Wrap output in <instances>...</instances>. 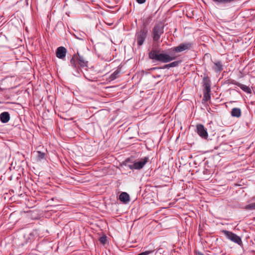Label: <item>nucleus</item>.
Here are the masks:
<instances>
[{
    "instance_id": "nucleus-1",
    "label": "nucleus",
    "mask_w": 255,
    "mask_h": 255,
    "mask_svg": "<svg viewBox=\"0 0 255 255\" xmlns=\"http://www.w3.org/2000/svg\"><path fill=\"white\" fill-rule=\"evenodd\" d=\"M88 65L87 59L78 52L73 55L70 60L69 66L74 70L73 74L76 76H79L81 72V68H87Z\"/></svg>"
},
{
    "instance_id": "nucleus-2",
    "label": "nucleus",
    "mask_w": 255,
    "mask_h": 255,
    "mask_svg": "<svg viewBox=\"0 0 255 255\" xmlns=\"http://www.w3.org/2000/svg\"><path fill=\"white\" fill-rule=\"evenodd\" d=\"M149 59L153 62H160L162 63H168L175 59V57L170 55L162 51L160 52L159 50L152 49L148 53Z\"/></svg>"
},
{
    "instance_id": "nucleus-3",
    "label": "nucleus",
    "mask_w": 255,
    "mask_h": 255,
    "mask_svg": "<svg viewBox=\"0 0 255 255\" xmlns=\"http://www.w3.org/2000/svg\"><path fill=\"white\" fill-rule=\"evenodd\" d=\"M203 100L207 101L211 98V80L209 77L206 75L203 79Z\"/></svg>"
},
{
    "instance_id": "nucleus-4",
    "label": "nucleus",
    "mask_w": 255,
    "mask_h": 255,
    "mask_svg": "<svg viewBox=\"0 0 255 255\" xmlns=\"http://www.w3.org/2000/svg\"><path fill=\"white\" fill-rule=\"evenodd\" d=\"M148 160V157L145 156L134 161L132 164H128V166L131 170H140L147 163Z\"/></svg>"
},
{
    "instance_id": "nucleus-5",
    "label": "nucleus",
    "mask_w": 255,
    "mask_h": 255,
    "mask_svg": "<svg viewBox=\"0 0 255 255\" xmlns=\"http://www.w3.org/2000/svg\"><path fill=\"white\" fill-rule=\"evenodd\" d=\"M222 232L224 234L226 237L230 241L233 242L235 244H238L240 246H242L243 245V242L241 238L238 236L237 235L235 234V233L231 231L227 230H223Z\"/></svg>"
},
{
    "instance_id": "nucleus-6",
    "label": "nucleus",
    "mask_w": 255,
    "mask_h": 255,
    "mask_svg": "<svg viewBox=\"0 0 255 255\" xmlns=\"http://www.w3.org/2000/svg\"><path fill=\"white\" fill-rule=\"evenodd\" d=\"M152 30L153 40L155 42H158L164 32V26L161 24H157L154 26Z\"/></svg>"
},
{
    "instance_id": "nucleus-7",
    "label": "nucleus",
    "mask_w": 255,
    "mask_h": 255,
    "mask_svg": "<svg viewBox=\"0 0 255 255\" xmlns=\"http://www.w3.org/2000/svg\"><path fill=\"white\" fill-rule=\"evenodd\" d=\"M147 30L144 28H141L139 31L136 32L135 34L137 45L141 46L143 44L147 36Z\"/></svg>"
},
{
    "instance_id": "nucleus-8",
    "label": "nucleus",
    "mask_w": 255,
    "mask_h": 255,
    "mask_svg": "<svg viewBox=\"0 0 255 255\" xmlns=\"http://www.w3.org/2000/svg\"><path fill=\"white\" fill-rule=\"evenodd\" d=\"M193 47V43L190 42H186L180 44L178 46L173 48V51L175 52H181L185 50H189Z\"/></svg>"
},
{
    "instance_id": "nucleus-9",
    "label": "nucleus",
    "mask_w": 255,
    "mask_h": 255,
    "mask_svg": "<svg viewBox=\"0 0 255 255\" xmlns=\"http://www.w3.org/2000/svg\"><path fill=\"white\" fill-rule=\"evenodd\" d=\"M196 132L202 138L207 139L208 137L207 130L202 124H197L196 125Z\"/></svg>"
},
{
    "instance_id": "nucleus-10",
    "label": "nucleus",
    "mask_w": 255,
    "mask_h": 255,
    "mask_svg": "<svg viewBox=\"0 0 255 255\" xmlns=\"http://www.w3.org/2000/svg\"><path fill=\"white\" fill-rule=\"evenodd\" d=\"M66 53L67 49L63 46L58 47L56 51V56L61 59H65Z\"/></svg>"
},
{
    "instance_id": "nucleus-11",
    "label": "nucleus",
    "mask_w": 255,
    "mask_h": 255,
    "mask_svg": "<svg viewBox=\"0 0 255 255\" xmlns=\"http://www.w3.org/2000/svg\"><path fill=\"white\" fill-rule=\"evenodd\" d=\"M119 200L124 204H127L130 200L129 195L127 192H122L119 198Z\"/></svg>"
},
{
    "instance_id": "nucleus-12",
    "label": "nucleus",
    "mask_w": 255,
    "mask_h": 255,
    "mask_svg": "<svg viewBox=\"0 0 255 255\" xmlns=\"http://www.w3.org/2000/svg\"><path fill=\"white\" fill-rule=\"evenodd\" d=\"M232 84H235L237 86H238V87H239L243 91H244V92L247 93H251V90L250 89V88L245 85H243V84H242L239 82H236L234 80L233 81V82H232Z\"/></svg>"
},
{
    "instance_id": "nucleus-13",
    "label": "nucleus",
    "mask_w": 255,
    "mask_h": 255,
    "mask_svg": "<svg viewBox=\"0 0 255 255\" xmlns=\"http://www.w3.org/2000/svg\"><path fill=\"white\" fill-rule=\"evenodd\" d=\"M0 120L2 123H6L10 120V116L8 112H4L0 115Z\"/></svg>"
},
{
    "instance_id": "nucleus-14",
    "label": "nucleus",
    "mask_w": 255,
    "mask_h": 255,
    "mask_svg": "<svg viewBox=\"0 0 255 255\" xmlns=\"http://www.w3.org/2000/svg\"><path fill=\"white\" fill-rule=\"evenodd\" d=\"M212 69L216 72H221L223 69L222 63L221 61L214 62Z\"/></svg>"
},
{
    "instance_id": "nucleus-15",
    "label": "nucleus",
    "mask_w": 255,
    "mask_h": 255,
    "mask_svg": "<svg viewBox=\"0 0 255 255\" xmlns=\"http://www.w3.org/2000/svg\"><path fill=\"white\" fill-rule=\"evenodd\" d=\"M231 114L233 117L239 118L241 116V110L239 108H234L232 109Z\"/></svg>"
},
{
    "instance_id": "nucleus-16",
    "label": "nucleus",
    "mask_w": 255,
    "mask_h": 255,
    "mask_svg": "<svg viewBox=\"0 0 255 255\" xmlns=\"http://www.w3.org/2000/svg\"><path fill=\"white\" fill-rule=\"evenodd\" d=\"M120 73V70H116L113 73H112L110 76V80L111 81H113L115 79H116L117 78L119 77V74Z\"/></svg>"
},
{
    "instance_id": "nucleus-17",
    "label": "nucleus",
    "mask_w": 255,
    "mask_h": 255,
    "mask_svg": "<svg viewBox=\"0 0 255 255\" xmlns=\"http://www.w3.org/2000/svg\"><path fill=\"white\" fill-rule=\"evenodd\" d=\"M45 157V153L41 151H37L36 158L37 160H41L44 159Z\"/></svg>"
},
{
    "instance_id": "nucleus-18",
    "label": "nucleus",
    "mask_w": 255,
    "mask_h": 255,
    "mask_svg": "<svg viewBox=\"0 0 255 255\" xmlns=\"http://www.w3.org/2000/svg\"><path fill=\"white\" fill-rule=\"evenodd\" d=\"M245 209L246 210H255V203H253L246 205Z\"/></svg>"
},
{
    "instance_id": "nucleus-19",
    "label": "nucleus",
    "mask_w": 255,
    "mask_h": 255,
    "mask_svg": "<svg viewBox=\"0 0 255 255\" xmlns=\"http://www.w3.org/2000/svg\"><path fill=\"white\" fill-rule=\"evenodd\" d=\"M179 64V61H174L173 62H171L169 64V67H175L178 66Z\"/></svg>"
},
{
    "instance_id": "nucleus-20",
    "label": "nucleus",
    "mask_w": 255,
    "mask_h": 255,
    "mask_svg": "<svg viewBox=\"0 0 255 255\" xmlns=\"http://www.w3.org/2000/svg\"><path fill=\"white\" fill-rule=\"evenodd\" d=\"M99 241L101 243H102L103 245H105L107 242V237L105 236H102L100 238Z\"/></svg>"
},
{
    "instance_id": "nucleus-21",
    "label": "nucleus",
    "mask_w": 255,
    "mask_h": 255,
    "mask_svg": "<svg viewBox=\"0 0 255 255\" xmlns=\"http://www.w3.org/2000/svg\"><path fill=\"white\" fill-rule=\"evenodd\" d=\"M170 67H169V64H166V65H164L162 67H154V68H153V69L155 70V69H166V68L168 69Z\"/></svg>"
},
{
    "instance_id": "nucleus-22",
    "label": "nucleus",
    "mask_w": 255,
    "mask_h": 255,
    "mask_svg": "<svg viewBox=\"0 0 255 255\" xmlns=\"http://www.w3.org/2000/svg\"><path fill=\"white\" fill-rule=\"evenodd\" d=\"M153 251H147L140 253V255H148L149 254L152 253Z\"/></svg>"
},
{
    "instance_id": "nucleus-23",
    "label": "nucleus",
    "mask_w": 255,
    "mask_h": 255,
    "mask_svg": "<svg viewBox=\"0 0 255 255\" xmlns=\"http://www.w3.org/2000/svg\"><path fill=\"white\" fill-rule=\"evenodd\" d=\"M136 1L139 4H142L145 2L146 0H136Z\"/></svg>"
},
{
    "instance_id": "nucleus-24",
    "label": "nucleus",
    "mask_w": 255,
    "mask_h": 255,
    "mask_svg": "<svg viewBox=\"0 0 255 255\" xmlns=\"http://www.w3.org/2000/svg\"><path fill=\"white\" fill-rule=\"evenodd\" d=\"M196 255H204L203 254H202V253H200V252H197V253H196Z\"/></svg>"
},
{
    "instance_id": "nucleus-25",
    "label": "nucleus",
    "mask_w": 255,
    "mask_h": 255,
    "mask_svg": "<svg viewBox=\"0 0 255 255\" xmlns=\"http://www.w3.org/2000/svg\"><path fill=\"white\" fill-rule=\"evenodd\" d=\"M254 199L255 200V197L254 198Z\"/></svg>"
},
{
    "instance_id": "nucleus-26",
    "label": "nucleus",
    "mask_w": 255,
    "mask_h": 255,
    "mask_svg": "<svg viewBox=\"0 0 255 255\" xmlns=\"http://www.w3.org/2000/svg\"><path fill=\"white\" fill-rule=\"evenodd\" d=\"M1 90V88L0 87V90Z\"/></svg>"
},
{
    "instance_id": "nucleus-27",
    "label": "nucleus",
    "mask_w": 255,
    "mask_h": 255,
    "mask_svg": "<svg viewBox=\"0 0 255 255\" xmlns=\"http://www.w3.org/2000/svg\"><path fill=\"white\" fill-rule=\"evenodd\" d=\"M138 255H140V254H139Z\"/></svg>"
},
{
    "instance_id": "nucleus-28",
    "label": "nucleus",
    "mask_w": 255,
    "mask_h": 255,
    "mask_svg": "<svg viewBox=\"0 0 255 255\" xmlns=\"http://www.w3.org/2000/svg\"><path fill=\"white\" fill-rule=\"evenodd\" d=\"M1 103V102L0 101V104Z\"/></svg>"
}]
</instances>
